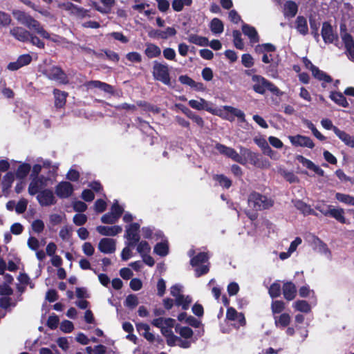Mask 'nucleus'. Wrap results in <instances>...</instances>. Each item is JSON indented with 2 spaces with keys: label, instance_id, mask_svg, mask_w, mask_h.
<instances>
[{
  "label": "nucleus",
  "instance_id": "nucleus-12",
  "mask_svg": "<svg viewBox=\"0 0 354 354\" xmlns=\"http://www.w3.org/2000/svg\"><path fill=\"white\" fill-rule=\"evenodd\" d=\"M98 250L104 254L113 253L116 250L115 241L110 238H103L98 243Z\"/></svg>",
  "mask_w": 354,
  "mask_h": 354
},
{
  "label": "nucleus",
  "instance_id": "nucleus-1",
  "mask_svg": "<svg viewBox=\"0 0 354 354\" xmlns=\"http://www.w3.org/2000/svg\"><path fill=\"white\" fill-rule=\"evenodd\" d=\"M12 15L19 23L25 26L30 30L34 31L45 39L50 38V34L44 30L41 24L30 15L19 10H14Z\"/></svg>",
  "mask_w": 354,
  "mask_h": 354
},
{
  "label": "nucleus",
  "instance_id": "nucleus-13",
  "mask_svg": "<svg viewBox=\"0 0 354 354\" xmlns=\"http://www.w3.org/2000/svg\"><path fill=\"white\" fill-rule=\"evenodd\" d=\"M12 294V290L7 285L1 287V296L6 295V297H1V308L8 309L10 307H14L16 303L12 299L8 297Z\"/></svg>",
  "mask_w": 354,
  "mask_h": 354
},
{
  "label": "nucleus",
  "instance_id": "nucleus-62",
  "mask_svg": "<svg viewBox=\"0 0 354 354\" xmlns=\"http://www.w3.org/2000/svg\"><path fill=\"white\" fill-rule=\"evenodd\" d=\"M254 142L262 149L263 152L269 147L267 140L261 136L255 137Z\"/></svg>",
  "mask_w": 354,
  "mask_h": 354
},
{
  "label": "nucleus",
  "instance_id": "nucleus-7",
  "mask_svg": "<svg viewBox=\"0 0 354 354\" xmlns=\"http://www.w3.org/2000/svg\"><path fill=\"white\" fill-rule=\"evenodd\" d=\"M44 74L48 79L59 84H66L68 83V76L59 67H50L44 71Z\"/></svg>",
  "mask_w": 354,
  "mask_h": 354
},
{
  "label": "nucleus",
  "instance_id": "nucleus-43",
  "mask_svg": "<svg viewBox=\"0 0 354 354\" xmlns=\"http://www.w3.org/2000/svg\"><path fill=\"white\" fill-rule=\"evenodd\" d=\"M189 41L201 46H208L209 44L207 38L197 35H191L189 37Z\"/></svg>",
  "mask_w": 354,
  "mask_h": 354
},
{
  "label": "nucleus",
  "instance_id": "nucleus-23",
  "mask_svg": "<svg viewBox=\"0 0 354 354\" xmlns=\"http://www.w3.org/2000/svg\"><path fill=\"white\" fill-rule=\"evenodd\" d=\"M333 131L335 135L348 147L354 148V138L346 132L341 131L338 128H334Z\"/></svg>",
  "mask_w": 354,
  "mask_h": 354
},
{
  "label": "nucleus",
  "instance_id": "nucleus-14",
  "mask_svg": "<svg viewBox=\"0 0 354 354\" xmlns=\"http://www.w3.org/2000/svg\"><path fill=\"white\" fill-rule=\"evenodd\" d=\"M10 33L12 36H13L17 40L21 42H27L29 41L30 32L27 30L26 29L17 26L15 27L10 30Z\"/></svg>",
  "mask_w": 354,
  "mask_h": 354
},
{
  "label": "nucleus",
  "instance_id": "nucleus-45",
  "mask_svg": "<svg viewBox=\"0 0 354 354\" xmlns=\"http://www.w3.org/2000/svg\"><path fill=\"white\" fill-rule=\"evenodd\" d=\"M335 197L337 200L342 203L351 205H354V197L353 196L341 193H337Z\"/></svg>",
  "mask_w": 354,
  "mask_h": 354
},
{
  "label": "nucleus",
  "instance_id": "nucleus-24",
  "mask_svg": "<svg viewBox=\"0 0 354 354\" xmlns=\"http://www.w3.org/2000/svg\"><path fill=\"white\" fill-rule=\"evenodd\" d=\"M45 187L44 178H33L28 187L30 195H35Z\"/></svg>",
  "mask_w": 354,
  "mask_h": 354
},
{
  "label": "nucleus",
  "instance_id": "nucleus-60",
  "mask_svg": "<svg viewBox=\"0 0 354 354\" xmlns=\"http://www.w3.org/2000/svg\"><path fill=\"white\" fill-rule=\"evenodd\" d=\"M59 319L57 315H50V316H49V317L47 320V326L50 329H55L59 324Z\"/></svg>",
  "mask_w": 354,
  "mask_h": 354
},
{
  "label": "nucleus",
  "instance_id": "nucleus-36",
  "mask_svg": "<svg viewBox=\"0 0 354 354\" xmlns=\"http://www.w3.org/2000/svg\"><path fill=\"white\" fill-rule=\"evenodd\" d=\"M346 48L349 54L350 59L354 62V41L350 35H346L343 37Z\"/></svg>",
  "mask_w": 354,
  "mask_h": 354
},
{
  "label": "nucleus",
  "instance_id": "nucleus-32",
  "mask_svg": "<svg viewBox=\"0 0 354 354\" xmlns=\"http://www.w3.org/2000/svg\"><path fill=\"white\" fill-rule=\"evenodd\" d=\"M145 53L149 58L157 57L161 54L160 48L153 44H147Z\"/></svg>",
  "mask_w": 354,
  "mask_h": 354
},
{
  "label": "nucleus",
  "instance_id": "nucleus-4",
  "mask_svg": "<svg viewBox=\"0 0 354 354\" xmlns=\"http://www.w3.org/2000/svg\"><path fill=\"white\" fill-rule=\"evenodd\" d=\"M248 205L255 210L268 209L273 205L272 199L259 193L253 192L248 198Z\"/></svg>",
  "mask_w": 354,
  "mask_h": 354
},
{
  "label": "nucleus",
  "instance_id": "nucleus-18",
  "mask_svg": "<svg viewBox=\"0 0 354 354\" xmlns=\"http://www.w3.org/2000/svg\"><path fill=\"white\" fill-rule=\"evenodd\" d=\"M96 230L102 236H113L120 234L122 231V228L119 225H99L96 227Z\"/></svg>",
  "mask_w": 354,
  "mask_h": 354
},
{
  "label": "nucleus",
  "instance_id": "nucleus-37",
  "mask_svg": "<svg viewBox=\"0 0 354 354\" xmlns=\"http://www.w3.org/2000/svg\"><path fill=\"white\" fill-rule=\"evenodd\" d=\"M211 31L214 34H221L223 32L224 25L218 18H214L209 24Z\"/></svg>",
  "mask_w": 354,
  "mask_h": 354
},
{
  "label": "nucleus",
  "instance_id": "nucleus-28",
  "mask_svg": "<svg viewBox=\"0 0 354 354\" xmlns=\"http://www.w3.org/2000/svg\"><path fill=\"white\" fill-rule=\"evenodd\" d=\"M329 97L337 105L344 108L348 106V103L343 93L340 92H331Z\"/></svg>",
  "mask_w": 354,
  "mask_h": 354
},
{
  "label": "nucleus",
  "instance_id": "nucleus-42",
  "mask_svg": "<svg viewBox=\"0 0 354 354\" xmlns=\"http://www.w3.org/2000/svg\"><path fill=\"white\" fill-rule=\"evenodd\" d=\"M232 35H233V38H234L233 42H234V46L236 48L240 49V50L243 49L244 44L241 39V32L239 30H235L232 32Z\"/></svg>",
  "mask_w": 354,
  "mask_h": 354
},
{
  "label": "nucleus",
  "instance_id": "nucleus-8",
  "mask_svg": "<svg viewBox=\"0 0 354 354\" xmlns=\"http://www.w3.org/2000/svg\"><path fill=\"white\" fill-rule=\"evenodd\" d=\"M215 149L220 154L231 158L235 162H244V158H242L239 153L233 148L227 147L221 143H216L215 145Z\"/></svg>",
  "mask_w": 354,
  "mask_h": 354
},
{
  "label": "nucleus",
  "instance_id": "nucleus-41",
  "mask_svg": "<svg viewBox=\"0 0 354 354\" xmlns=\"http://www.w3.org/2000/svg\"><path fill=\"white\" fill-rule=\"evenodd\" d=\"M19 263V260L16 259L15 261H9L8 265L1 260V274H3V271L7 269L10 271H15L18 269L17 264Z\"/></svg>",
  "mask_w": 354,
  "mask_h": 354
},
{
  "label": "nucleus",
  "instance_id": "nucleus-52",
  "mask_svg": "<svg viewBox=\"0 0 354 354\" xmlns=\"http://www.w3.org/2000/svg\"><path fill=\"white\" fill-rule=\"evenodd\" d=\"M31 167L29 164H21L17 169V177H26L30 172Z\"/></svg>",
  "mask_w": 354,
  "mask_h": 354
},
{
  "label": "nucleus",
  "instance_id": "nucleus-34",
  "mask_svg": "<svg viewBox=\"0 0 354 354\" xmlns=\"http://www.w3.org/2000/svg\"><path fill=\"white\" fill-rule=\"evenodd\" d=\"M300 160L303 166L315 171V173L319 176H324V171L318 166L315 165L312 161L304 157H300Z\"/></svg>",
  "mask_w": 354,
  "mask_h": 354
},
{
  "label": "nucleus",
  "instance_id": "nucleus-35",
  "mask_svg": "<svg viewBox=\"0 0 354 354\" xmlns=\"http://www.w3.org/2000/svg\"><path fill=\"white\" fill-rule=\"evenodd\" d=\"M328 216L335 218L341 223H346V218L344 217V211L343 209H337L332 206L329 211Z\"/></svg>",
  "mask_w": 354,
  "mask_h": 354
},
{
  "label": "nucleus",
  "instance_id": "nucleus-46",
  "mask_svg": "<svg viewBox=\"0 0 354 354\" xmlns=\"http://www.w3.org/2000/svg\"><path fill=\"white\" fill-rule=\"evenodd\" d=\"M176 332L179 333L182 337L189 339L193 335L192 330L189 327H176Z\"/></svg>",
  "mask_w": 354,
  "mask_h": 354
},
{
  "label": "nucleus",
  "instance_id": "nucleus-20",
  "mask_svg": "<svg viewBox=\"0 0 354 354\" xmlns=\"http://www.w3.org/2000/svg\"><path fill=\"white\" fill-rule=\"evenodd\" d=\"M242 32L249 38L250 43L254 44L259 41L258 32L254 27L244 24L242 26Z\"/></svg>",
  "mask_w": 354,
  "mask_h": 354
},
{
  "label": "nucleus",
  "instance_id": "nucleus-29",
  "mask_svg": "<svg viewBox=\"0 0 354 354\" xmlns=\"http://www.w3.org/2000/svg\"><path fill=\"white\" fill-rule=\"evenodd\" d=\"M295 207L299 210L304 215H315L317 216V213L310 207V205L304 203L301 201H296L294 203Z\"/></svg>",
  "mask_w": 354,
  "mask_h": 354
},
{
  "label": "nucleus",
  "instance_id": "nucleus-11",
  "mask_svg": "<svg viewBox=\"0 0 354 354\" xmlns=\"http://www.w3.org/2000/svg\"><path fill=\"white\" fill-rule=\"evenodd\" d=\"M37 198L41 206H50L56 203V199L53 192L48 189L40 192Z\"/></svg>",
  "mask_w": 354,
  "mask_h": 354
},
{
  "label": "nucleus",
  "instance_id": "nucleus-39",
  "mask_svg": "<svg viewBox=\"0 0 354 354\" xmlns=\"http://www.w3.org/2000/svg\"><path fill=\"white\" fill-rule=\"evenodd\" d=\"M285 15L290 17H293L295 16L297 12V6L293 1H288L285 4Z\"/></svg>",
  "mask_w": 354,
  "mask_h": 354
},
{
  "label": "nucleus",
  "instance_id": "nucleus-15",
  "mask_svg": "<svg viewBox=\"0 0 354 354\" xmlns=\"http://www.w3.org/2000/svg\"><path fill=\"white\" fill-rule=\"evenodd\" d=\"M242 158H244V162H240L241 164L245 165L248 162L250 163L256 165L258 158L259 156L256 153L252 152L250 149L241 147H240V154Z\"/></svg>",
  "mask_w": 354,
  "mask_h": 354
},
{
  "label": "nucleus",
  "instance_id": "nucleus-19",
  "mask_svg": "<svg viewBox=\"0 0 354 354\" xmlns=\"http://www.w3.org/2000/svg\"><path fill=\"white\" fill-rule=\"evenodd\" d=\"M136 328L140 335L143 336L148 342L152 343L156 339L155 335L151 333L150 327L148 324L144 323L136 324Z\"/></svg>",
  "mask_w": 354,
  "mask_h": 354
},
{
  "label": "nucleus",
  "instance_id": "nucleus-5",
  "mask_svg": "<svg viewBox=\"0 0 354 354\" xmlns=\"http://www.w3.org/2000/svg\"><path fill=\"white\" fill-rule=\"evenodd\" d=\"M152 73L155 80L160 81L166 85H170L171 80L169 68L167 64H163L155 61L153 62Z\"/></svg>",
  "mask_w": 354,
  "mask_h": 354
},
{
  "label": "nucleus",
  "instance_id": "nucleus-51",
  "mask_svg": "<svg viewBox=\"0 0 354 354\" xmlns=\"http://www.w3.org/2000/svg\"><path fill=\"white\" fill-rule=\"evenodd\" d=\"M137 250L142 256L143 254H149L151 250V247L147 241H142L138 245Z\"/></svg>",
  "mask_w": 354,
  "mask_h": 354
},
{
  "label": "nucleus",
  "instance_id": "nucleus-47",
  "mask_svg": "<svg viewBox=\"0 0 354 354\" xmlns=\"http://www.w3.org/2000/svg\"><path fill=\"white\" fill-rule=\"evenodd\" d=\"M285 309V304L282 301H274L271 304V310L273 314L280 313Z\"/></svg>",
  "mask_w": 354,
  "mask_h": 354
},
{
  "label": "nucleus",
  "instance_id": "nucleus-40",
  "mask_svg": "<svg viewBox=\"0 0 354 354\" xmlns=\"http://www.w3.org/2000/svg\"><path fill=\"white\" fill-rule=\"evenodd\" d=\"M295 308L302 313H309L310 311V306L309 304L304 300H299L294 303L293 304Z\"/></svg>",
  "mask_w": 354,
  "mask_h": 354
},
{
  "label": "nucleus",
  "instance_id": "nucleus-30",
  "mask_svg": "<svg viewBox=\"0 0 354 354\" xmlns=\"http://www.w3.org/2000/svg\"><path fill=\"white\" fill-rule=\"evenodd\" d=\"M274 319L277 327L285 328L289 325L291 318L288 313H282L279 316H274Z\"/></svg>",
  "mask_w": 354,
  "mask_h": 354
},
{
  "label": "nucleus",
  "instance_id": "nucleus-3",
  "mask_svg": "<svg viewBox=\"0 0 354 354\" xmlns=\"http://www.w3.org/2000/svg\"><path fill=\"white\" fill-rule=\"evenodd\" d=\"M210 113L229 121H233L234 116L237 117L241 122L245 121V113L241 110L231 106H224L223 109L212 108Z\"/></svg>",
  "mask_w": 354,
  "mask_h": 354
},
{
  "label": "nucleus",
  "instance_id": "nucleus-16",
  "mask_svg": "<svg viewBox=\"0 0 354 354\" xmlns=\"http://www.w3.org/2000/svg\"><path fill=\"white\" fill-rule=\"evenodd\" d=\"M73 192V188L71 184L68 182L62 181L59 183L56 187V194L59 198H68Z\"/></svg>",
  "mask_w": 354,
  "mask_h": 354
},
{
  "label": "nucleus",
  "instance_id": "nucleus-50",
  "mask_svg": "<svg viewBox=\"0 0 354 354\" xmlns=\"http://www.w3.org/2000/svg\"><path fill=\"white\" fill-rule=\"evenodd\" d=\"M331 207V205H328L324 202H318L315 205V208L319 210L324 216H328V213Z\"/></svg>",
  "mask_w": 354,
  "mask_h": 354
},
{
  "label": "nucleus",
  "instance_id": "nucleus-44",
  "mask_svg": "<svg viewBox=\"0 0 354 354\" xmlns=\"http://www.w3.org/2000/svg\"><path fill=\"white\" fill-rule=\"evenodd\" d=\"M154 252L160 256H165L168 253V245L165 242L157 243L154 247Z\"/></svg>",
  "mask_w": 354,
  "mask_h": 354
},
{
  "label": "nucleus",
  "instance_id": "nucleus-57",
  "mask_svg": "<svg viewBox=\"0 0 354 354\" xmlns=\"http://www.w3.org/2000/svg\"><path fill=\"white\" fill-rule=\"evenodd\" d=\"M28 41H30L32 45L36 46L39 48H44V43L38 37L32 34L31 32Z\"/></svg>",
  "mask_w": 354,
  "mask_h": 354
},
{
  "label": "nucleus",
  "instance_id": "nucleus-63",
  "mask_svg": "<svg viewBox=\"0 0 354 354\" xmlns=\"http://www.w3.org/2000/svg\"><path fill=\"white\" fill-rule=\"evenodd\" d=\"M117 221V218L111 212L104 214L101 218V221L103 223L113 224Z\"/></svg>",
  "mask_w": 354,
  "mask_h": 354
},
{
  "label": "nucleus",
  "instance_id": "nucleus-55",
  "mask_svg": "<svg viewBox=\"0 0 354 354\" xmlns=\"http://www.w3.org/2000/svg\"><path fill=\"white\" fill-rule=\"evenodd\" d=\"M190 303L191 299L189 297L181 295L178 299H176V304L178 306H182L183 309H187Z\"/></svg>",
  "mask_w": 354,
  "mask_h": 354
},
{
  "label": "nucleus",
  "instance_id": "nucleus-26",
  "mask_svg": "<svg viewBox=\"0 0 354 354\" xmlns=\"http://www.w3.org/2000/svg\"><path fill=\"white\" fill-rule=\"evenodd\" d=\"M322 35L326 43H332L333 41L335 36L333 32L332 27L329 24L326 22L323 24Z\"/></svg>",
  "mask_w": 354,
  "mask_h": 354
},
{
  "label": "nucleus",
  "instance_id": "nucleus-56",
  "mask_svg": "<svg viewBox=\"0 0 354 354\" xmlns=\"http://www.w3.org/2000/svg\"><path fill=\"white\" fill-rule=\"evenodd\" d=\"M73 209L77 212H84L87 209V205L84 202L81 201H75L72 203Z\"/></svg>",
  "mask_w": 354,
  "mask_h": 354
},
{
  "label": "nucleus",
  "instance_id": "nucleus-25",
  "mask_svg": "<svg viewBox=\"0 0 354 354\" xmlns=\"http://www.w3.org/2000/svg\"><path fill=\"white\" fill-rule=\"evenodd\" d=\"M296 287L292 283L287 282L283 284V293L287 300H292L296 296Z\"/></svg>",
  "mask_w": 354,
  "mask_h": 354
},
{
  "label": "nucleus",
  "instance_id": "nucleus-61",
  "mask_svg": "<svg viewBox=\"0 0 354 354\" xmlns=\"http://www.w3.org/2000/svg\"><path fill=\"white\" fill-rule=\"evenodd\" d=\"M106 208V203L103 199H98L95 202L94 209L96 212H103Z\"/></svg>",
  "mask_w": 354,
  "mask_h": 354
},
{
  "label": "nucleus",
  "instance_id": "nucleus-38",
  "mask_svg": "<svg viewBox=\"0 0 354 354\" xmlns=\"http://www.w3.org/2000/svg\"><path fill=\"white\" fill-rule=\"evenodd\" d=\"M66 220V214L64 213H53L49 215V223L51 225L55 226L61 224Z\"/></svg>",
  "mask_w": 354,
  "mask_h": 354
},
{
  "label": "nucleus",
  "instance_id": "nucleus-9",
  "mask_svg": "<svg viewBox=\"0 0 354 354\" xmlns=\"http://www.w3.org/2000/svg\"><path fill=\"white\" fill-rule=\"evenodd\" d=\"M140 225L134 223L126 227L125 237L128 240V245L133 246L140 240Z\"/></svg>",
  "mask_w": 354,
  "mask_h": 354
},
{
  "label": "nucleus",
  "instance_id": "nucleus-17",
  "mask_svg": "<svg viewBox=\"0 0 354 354\" xmlns=\"http://www.w3.org/2000/svg\"><path fill=\"white\" fill-rule=\"evenodd\" d=\"M289 139L291 143L295 146L306 147L310 149L314 147L313 140L308 137L297 135L295 136H290Z\"/></svg>",
  "mask_w": 354,
  "mask_h": 354
},
{
  "label": "nucleus",
  "instance_id": "nucleus-59",
  "mask_svg": "<svg viewBox=\"0 0 354 354\" xmlns=\"http://www.w3.org/2000/svg\"><path fill=\"white\" fill-rule=\"evenodd\" d=\"M87 221V216L83 214H77L73 218V223L78 226L83 225Z\"/></svg>",
  "mask_w": 354,
  "mask_h": 354
},
{
  "label": "nucleus",
  "instance_id": "nucleus-2",
  "mask_svg": "<svg viewBox=\"0 0 354 354\" xmlns=\"http://www.w3.org/2000/svg\"><path fill=\"white\" fill-rule=\"evenodd\" d=\"M252 81L253 82L252 88L257 93L263 95L267 90L277 95L280 93L279 89L275 85L261 75H252Z\"/></svg>",
  "mask_w": 354,
  "mask_h": 354
},
{
  "label": "nucleus",
  "instance_id": "nucleus-21",
  "mask_svg": "<svg viewBox=\"0 0 354 354\" xmlns=\"http://www.w3.org/2000/svg\"><path fill=\"white\" fill-rule=\"evenodd\" d=\"M86 85L88 88H97L107 93L113 94L114 93V89L112 86L100 81H89Z\"/></svg>",
  "mask_w": 354,
  "mask_h": 354
},
{
  "label": "nucleus",
  "instance_id": "nucleus-54",
  "mask_svg": "<svg viewBox=\"0 0 354 354\" xmlns=\"http://www.w3.org/2000/svg\"><path fill=\"white\" fill-rule=\"evenodd\" d=\"M281 294V286L278 283H272L269 288V295L271 297H277Z\"/></svg>",
  "mask_w": 354,
  "mask_h": 354
},
{
  "label": "nucleus",
  "instance_id": "nucleus-10",
  "mask_svg": "<svg viewBox=\"0 0 354 354\" xmlns=\"http://www.w3.org/2000/svg\"><path fill=\"white\" fill-rule=\"evenodd\" d=\"M226 317L227 319L234 322L235 327L239 328L245 324V319L242 313H239L234 308H229L227 310Z\"/></svg>",
  "mask_w": 354,
  "mask_h": 354
},
{
  "label": "nucleus",
  "instance_id": "nucleus-33",
  "mask_svg": "<svg viewBox=\"0 0 354 354\" xmlns=\"http://www.w3.org/2000/svg\"><path fill=\"white\" fill-rule=\"evenodd\" d=\"M295 28L300 34L306 35L308 32L306 19L301 16L297 17L295 21Z\"/></svg>",
  "mask_w": 354,
  "mask_h": 354
},
{
  "label": "nucleus",
  "instance_id": "nucleus-49",
  "mask_svg": "<svg viewBox=\"0 0 354 354\" xmlns=\"http://www.w3.org/2000/svg\"><path fill=\"white\" fill-rule=\"evenodd\" d=\"M124 304L127 307L134 308L138 304V299L135 295H129L127 297Z\"/></svg>",
  "mask_w": 354,
  "mask_h": 354
},
{
  "label": "nucleus",
  "instance_id": "nucleus-48",
  "mask_svg": "<svg viewBox=\"0 0 354 354\" xmlns=\"http://www.w3.org/2000/svg\"><path fill=\"white\" fill-rule=\"evenodd\" d=\"M124 212V209L122 207L119 205L118 201H115L111 208V213L118 220V218L121 216L122 214Z\"/></svg>",
  "mask_w": 354,
  "mask_h": 354
},
{
  "label": "nucleus",
  "instance_id": "nucleus-31",
  "mask_svg": "<svg viewBox=\"0 0 354 354\" xmlns=\"http://www.w3.org/2000/svg\"><path fill=\"white\" fill-rule=\"evenodd\" d=\"M53 93L55 95V104L57 108L63 107L66 103V97L68 93L64 91H60L58 89H55L53 91Z\"/></svg>",
  "mask_w": 354,
  "mask_h": 354
},
{
  "label": "nucleus",
  "instance_id": "nucleus-6",
  "mask_svg": "<svg viewBox=\"0 0 354 354\" xmlns=\"http://www.w3.org/2000/svg\"><path fill=\"white\" fill-rule=\"evenodd\" d=\"M208 256L207 253L201 252L196 257H194L191 259V265L193 267H196L195 269L196 276L200 277L204 274H206L209 271L208 265H201L208 261Z\"/></svg>",
  "mask_w": 354,
  "mask_h": 354
},
{
  "label": "nucleus",
  "instance_id": "nucleus-58",
  "mask_svg": "<svg viewBox=\"0 0 354 354\" xmlns=\"http://www.w3.org/2000/svg\"><path fill=\"white\" fill-rule=\"evenodd\" d=\"M60 329L64 333H71L74 329L73 324L68 320H64L60 324Z\"/></svg>",
  "mask_w": 354,
  "mask_h": 354
},
{
  "label": "nucleus",
  "instance_id": "nucleus-27",
  "mask_svg": "<svg viewBox=\"0 0 354 354\" xmlns=\"http://www.w3.org/2000/svg\"><path fill=\"white\" fill-rule=\"evenodd\" d=\"M310 71L312 72L313 75L316 79L320 81H324L325 82H332V78L330 77V76H329L322 71H320L317 67L314 66L313 64H310Z\"/></svg>",
  "mask_w": 354,
  "mask_h": 354
},
{
  "label": "nucleus",
  "instance_id": "nucleus-22",
  "mask_svg": "<svg viewBox=\"0 0 354 354\" xmlns=\"http://www.w3.org/2000/svg\"><path fill=\"white\" fill-rule=\"evenodd\" d=\"M189 105L196 110H206L210 113V110L212 107L210 106L209 102L203 98H200L199 100H190L189 101Z\"/></svg>",
  "mask_w": 354,
  "mask_h": 354
},
{
  "label": "nucleus",
  "instance_id": "nucleus-53",
  "mask_svg": "<svg viewBox=\"0 0 354 354\" xmlns=\"http://www.w3.org/2000/svg\"><path fill=\"white\" fill-rule=\"evenodd\" d=\"M32 230L37 234L43 232L44 229V223L41 219H36L31 224Z\"/></svg>",
  "mask_w": 354,
  "mask_h": 354
},
{
  "label": "nucleus",
  "instance_id": "nucleus-64",
  "mask_svg": "<svg viewBox=\"0 0 354 354\" xmlns=\"http://www.w3.org/2000/svg\"><path fill=\"white\" fill-rule=\"evenodd\" d=\"M59 235L62 240H68L71 236V229L64 226L60 230Z\"/></svg>",
  "mask_w": 354,
  "mask_h": 354
}]
</instances>
